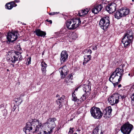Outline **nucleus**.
Returning a JSON list of instances; mask_svg holds the SVG:
<instances>
[{
	"instance_id": "nucleus-17",
	"label": "nucleus",
	"mask_w": 134,
	"mask_h": 134,
	"mask_svg": "<svg viewBox=\"0 0 134 134\" xmlns=\"http://www.w3.org/2000/svg\"><path fill=\"white\" fill-rule=\"evenodd\" d=\"M87 84H85L82 86L83 89L85 92L88 93L91 91V85L90 81H87Z\"/></svg>"
},
{
	"instance_id": "nucleus-33",
	"label": "nucleus",
	"mask_w": 134,
	"mask_h": 134,
	"mask_svg": "<svg viewBox=\"0 0 134 134\" xmlns=\"http://www.w3.org/2000/svg\"><path fill=\"white\" fill-rule=\"evenodd\" d=\"M77 37L76 33H73L72 35V38L73 39H76L77 38Z\"/></svg>"
},
{
	"instance_id": "nucleus-32",
	"label": "nucleus",
	"mask_w": 134,
	"mask_h": 134,
	"mask_svg": "<svg viewBox=\"0 0 134 134\" xmlns=\"http://www.w3.org/2000/svg\"><path fill=\"white\" fill-rule=\"evenodd\" d=\"M74 128L70 127L69 129V131L68 132V134H72L74 132Z\"/></svg>"
},
{
	"instance_id": "nucleus-14",
	"label": "nucleus",
	"mask_w": 134,
	"mask_h": 134,
	"mask_svg": "<svg viewBox=\"0 0 134 134\" xmlns=\"http://www.w3.org/2000/svg\"><path fill=\"white\" fill-rule=\"evenodd\" d=\"M68 55L66 51H62L61 54V57L60 58V60L61 64L63 63L67 60Z\"/></svg>"
},
{
	"instance_id": "nucleus-51",
	"label": "nucleus",
	"mask_w": 134,
	"mask_h": 134,
	"mask_svg": "<svg viewBox=\"0 0 134 134\" xmlns=\"http://www.w3.org/2000/svg\"><path fill=\"white\" fill-rule=\"evenodd\" d=\"M38 134H42V132H40V133H38Z\"/></svg>"
},
{
	"instance_id": "nucleus-50",
	"label": "nucleus",
	"mask_w": 134,
	"mask_h": 134,
	"mask_svg": "<svg viewBox=\"0 0 134 134\" xmlns=\"http://www.w3.org/2000/svg\"><path fill=\"white\" fill-rule=\"evenodd\" d=\"M59 96V94H57L56 96V97H58Z\"/></svg>"
},
{
	"instance_id": "nucleus-35",
	"label": "nucleus",
	"mask_w": 134,
	"mask_h": 134,
	"mask_svg": "<svg viewBox=\"0 0 134 134\" xmlns=\"http://www.w3.org/2000/svg\"><path fill=\"white\" fill-rule=\"evenodd\" d=\"M41 65L42 67H47V65L44 62H41Z\"/></svg>"
},
{
	"instance_id": "nucleus-43",
	"label": "nucleus",
	"mask_w": 134,
	"mask_h": 134,
	"mask_svg": "<svg viewBox=\"0 0 134 134\" xmlns=\"http://www.w3.org/2000/svg\"><path fill=\"white\" fill-rule=\"evenodd\" d=\"M87 52L89 54H90L92 52L91 50L89 49L88 50Z\"/></svg>"
},
{
	"instance_id": "nucleus-39",
	"label": "nucleus",
	"mask_w": 134,
	"mask_h": 134,
	"mask_svg": "<svg viewBox=\"0 0 134 134\" xmlns=\"http://www.w3.org/2000/svg\"><path fill=\"white\" fill-rule=\"evenodd\" d=\"M125 97L124 96H121L120 95V96H119V101L121 100H123V99Z\"/></svg>"
},
{
	"instance_id": "nucleus-7",
	"label": "nucleus",
	"mask_w": 134,
	"mask_h": 134,
	"mask_svg": "<svg viewBox=\"0 0 134 134\" xmlns=\"http://www.w3.org/2000/svg\"><path fill=\"white\" fill-rule=\"evenodd\" d=\"M129 12L130 11L129 9L122 8L116 11L114 13V16L115 18L119 19L122 17L128 15Z\"/></svg>"
},
{
	"instance_id": "nucleus-1",
	"label": "nucleus",
	"mask_w": 134,
	"mask_h": 134,
	"mask_svg": "<svg viewBox=\"0 0 134 134\" xmlns=\"http://www.w3.org/2000/svg\"><path fill=\"white\" fill-rule=\"evenodd\" d=\"M37 123L36 119H32L29 120L26 123V126L23 129V131H25L26 134H30L31 132H37L38 130L36 128L35 126Z\"/></svg>"
},
{
	"instance_id": "nucleus-22",
	"label": "nucleus",
	"mask_w": 134,
	"mask_h": 134,
	"mask_svg": "<svg viewBox=\"0 0 134 134\" xmlns=\"http://www.w3.org/2000/svg\"><path fill=\"white\" fill-rule=\"evenodd\" d=\"M88 94L87 93H86L85 94L82 95V96L79 99L80 101L82 102L85 100L87 98H88Z\"/></svg>"
},
{
	"instance_id": "nucleus-8",
	"label": "nucleus",
	"mask_w": 134,
	"mask_h": 134,
	"mask_svg": "<svg viewBox=\"0 0 134 134\" xmlns=\"http://www.w3.org/2000/svg\"><path fill=\"white\" fill-rule=\"evenodd\" d=\"M133 127V125L127 122L121 127V130L124 134H129Z\"/></svg>"
},
{
	"instance_id": "nucleus-12",
	"label": "nucleus",
	"mask_w": 134,
	"mask_h": 134,
	"mask_svg": "<svg viewBox=\"0 0 134 134\" xmlns=\"http://www.w3.org/2000/svg\"><path fill=\"white\" fill-rule=\"evenodd\" d=\"M116 5L115 3H110L106 8V10L110 13L114 12L116 9Z\"/></svg>"
},
{
	"instance_id": "nucleus-6",
	"label": "nucleus",
	"mask_w": 134,
	"mask_h": 134,
	"mask_svg": "<svg viewBox=\"0 0 134 134\" xmlns=\"http://www.w3.org/2000/svg\"><path fill=\"white\" fill-rule=\"evenodd\" d=\"M90 111L92 116L95 119H100L102 116L103 113L98 107H93L91 109Z\"/></svg>"
},
{
	"instance_id": "nucleus-49",
	"label": "nucleus",
	"mask_w": 134,
	"mask_h": 134,
	"mask_svg": "<svg viewBox=\"0 0 134 134\" xmlns=\"http://www.w3.org/2000/svg\"><path fill=\"white\" fill-rule=\"evenodd\" d=\"M121 86V84L119 85L118 86L119 87H120Z\"/></svg>"
},
{
	"instance_id": "nucleus-19",
	"label": "nucleus",
	"mask_w": 134,
	"mask_h": 134,
	"mask_svg": "<svg viewBox=\"0 0 134 134\" xmlns=\"http://www.w3.org/2000/svg\"><path fill=\"white\" fill-rule=\"evenodd\" d=\"M89 10L88 9H84L82 10L79 12V14L80 16H82L83 15H85L87 14Z\"/></svg>"
},
{
	"instance_id": "nucleus-61",
	"label": "nucleus",
	"mask_w": 134,
	"mask_h": 134,
	"mask_svg": "<svg viewBox=\"0 0 134 134\" xmlns=\"http://www.w3.org/2000/svg\"><path fill=\"white\" fill-rule=\"evenodd\" d=\"M132 1H134V0H132Z\"/></svg>"
},
{
	"instance_id": "nucleus-36",
	"label": "nucleus",
	"mask_w": 134,
	"mask_h": 134,
	"mask_svg": "<svg viewBox=\"0 0 134 134\" xmlns=\"http://www.w3.org/2000/svg\"><path fill=\"white\" fill-rule=\"evenodd\" d=\"M131 99L132 104L134 105V93L132 95L131 97Z\"/></svg>"
},
{
	"instance_id": "nucleus-20",
	"label": "nucleus",
	"mask_w": 134,
	"mask_h": 134,
	"mask_svg": "<svg viewBox=\"0 0 134 134\" xmlns=\"http://www.w3.org/2000/svg\"><path fill=\"white\" fill-rule=\"evenodd\" d=\"M15 4V3L13 2L8 3L5 5V8L8 9H11L14 6V5Z\"/></svg>"
},
{
	"instance_id": "nucleus-53",
	"label": "nucleus",
	"mask_w": 134,
	"mask_h": 134,
	"mask_svg": "<svg viewBox=\"0 0 134 134\" xmlns=\"http://www.w3.org/2000/svg\"><path fill=\"white\" fill-rule=\"evenodd\" d=\"M49 20L48 19H47L46 20V21L47 22H49Z\"/></svg>"
},
{
	"instance_id": "nucleus-25",
	"label": "nucleus",
	"mask_w": 134,
	"mask_h": 134,
	"mask_svg": "<svg viewBox=\"0 0 134 134\" xmlns=\"http://www.w3.org/2000/svg\"><path fill=\"white\" fill-rule=\"evenodd\" d=\"M35 126H36V127H35L38 130V131L39 129H42L43 126V125L41 123H39V121L37 120V123L36 124V125L35 126Z\"/></svg>"
},
{
	"instance_id": "nucleus-3",
	"label": "nucleus",
	"mask_w": 134,
	"mask_h": 134,
	"mask_svg": "<svg viewBox=\"0 0 134 134\" xmlns=\"http://www.w3.org/2000/svg\"><path fill=\"white\" fill-rule=\"evenodd\" d=\"M133 32L131 30H129L124 35L122 39V42L124 44L125 47H127L132 42L133 38Z\"/></svg>"
},
{
	"instance_id": "nucleus-10",
	"label": "nucleus",
	"mask_w": 134,
	"mask_h": 134,
	"mask_svg": "<svg viewBox=\"0 0 134 134\" xmlns=\"http://www.w3.org/2000/svg\"><path fill=\"white\" fill-rule=\"evenodd\" d=\"M119 96H120V94L118 93H115L113 94L108 99L109 102L112 105L117 104L119 101Z\"/></svg>"
},
{
	"instance_id": "nucleus-23",
	"label": "nucleus",
	"mask_w": 134,
	"mask_h": 134,
	"mask_svg": "<svg viewBox=\"0 0 134 134\" xmlns=\"http://www.w3.org/2000/svg\"><path fill=\"white\" fill-rule=\"evenodd\" d=\"M91 56L90 55H85L84 56V61L83 63H87L89 61L91 60Z\"/></svg>"
},
{
	"instance_id": "nucleus-60",
	"label": "nucleus",
	"mask_w": 134,
	"mask_h": 134,
	"mask_svg": "<svg viewBox=\"0 0 134 134\" xmlns=\"http://www.w3.org/2000/svg\"><path fill=\"white\" fill-rule=\"evenodd\" d=\"M3 111H5V110H3Z\"/></svg>"
},
{
	"instance_id": "nucleus-44",
	"label": "nucleus",
	"mask_w": 134,
	"mask_h": 134,
	"mask_svg": "<svg viewBox=\"0 0 134 134\" xmlns=\"http://www.w3.org/2000/svg\"><path fill=\"white\" fill-rule=\"evenodd\" d=\"M20 99L19 98H17L16 99H15V102H18V100H20Z\"/></svg>"
},
{
	"instance_id": "nucleus-55",
	"label": "nucleus",
	"mask_w": 134,
	"mask_h": 134,
	"mask_svg": "<svg viewBox=\"0 0 134 134\" xmlns=\"http://www.w3.org/2000/svg\"><path fill=\"white\" fill-rule=\"evenodd\" d=\"M7 71H9V69H7Z\"/></svg>"
},
{
	"instance_id": "nucleus-28",
	"label": "nucleus",
	"mask_w": 134,
	"mask_h": 134,
	"mask_svg": "<svg viewBox=\"0 0 134 134\" xmlns=\"http://www.w3.org/2000/svg\"><path fill=\"white\" fill-rule=\"evenodd\" d=\"M72 100L75 102H78L79 100V99H78L76 96V95L74 93H73L72 94Z\"/></svg>"
},
{
	"instance_id": "nucleus-4",
	"label": "nucleus",
	"mask_w": 134,
	"mask_h": 134,
	"mask_svg": "<svg viewBox=\"0 0 134 134\" xmlns=\"http://www.w3.org/2000/svg\"><path fill=\"white\" fill-rule=\"evenodd\" d=\"M124 72V70L119 68H116L110 76V80H111L112 78V80L113 79H115V80H118V81H120L122 80Z\"/></svg>"
},
{
	"instance_id": "nucleus-27",
	"label": "nucleus",
	"mask_w": 134,
	"mask_h": 134,
	"mask_svg": "<svg viewBox=\"0 0 134 134\" xmlns=\"http://www.w3.org/2000/svg\"><path fill=\"white\" fill-rule=\"evenodd\" d=\"M15 56L16 57V59H17V60L20 61L22 59V56L21 55V53L19 52L15 53Z\"/></svg>"
},
{
	"instance_id": "nucleus-16",
	"label": "nucleus",
	"mask_w": 134,
	"mask_h": 134,
	"mask_svg": "<svg viewBox=\"0 0 134 134\" xmlns=\"http://www.w3.org/2000/svg\"><path fill=\"white\" fill-rule=\"evenodd\" d=\"M16 58L15 53V54L11 53L7 56V59L9 62L14 63L17 60V59H16Z\"/></svg>"
},
{
	"instance_id": "nucleus-13",
	"label": "nucleus",
	"mask_w": 134,
	"mask_h": 134,
	"mask_svg": "<svg viewBox=\"0 0 134 134\" xmlns=\"http://www.w3.org/2000/svg\"><path fill=\"white\" fill-rule=\"evenodd\" d=\"M112 111L111 107L109 106L106 108L103 111V114H104V117L109 118L111 115V112Z\"/></svg>"
},
{
	"instance_id": "nucleus-11",
	"label": "nucleus",
	"mask_w": 134,
	"mask_h": 134,
	"mask_svg": "<svg viewBox=\"0 0 134 134\" xmlns=\"http://www.w3.org/2000/svg\"><path fill=\"white\" fill-rule=\"evenodd\" d=\"M19 34L17 31L11 32H8L7 37L9 42H13L15 41L18 37Z\"/></svg>"
},
{
	"instance_id": "nucleus-47",
	"label": "nucleus",
	"mask_w": 134,
	"mask_h": 134,
	"mask_svg": "<svg viewBox=\"0 0 134 134\" xmlns=\"http://www.w3.org/2000/svg\"><path fill=\"white\" fill-rule=\"evenodd\" d=\"M4 106V105L3 104H1V105H0V109L2 107H3Z\"/></svg>"
},
{
	"instance_id": "nucleus-46",
	"label": "nucleus",
	"mask_w": 134,
	"mask_h": 134,
	"mask_svg": "<svg viewBox=\"0 0 134 134\" xmlns=\"http://www.w3.org/2000/svg\"><path fill=\"white\" fill-rule=\"evenodd\" d=\"M79 88V87H77V88H76L75 89V91H74V93H74V92H75V91H77V90H78V89Z\"/></svg>"
},
{
	"instance_id": "nucleus-59",
	"label": "nucleus",
	"mask_w": 134,
	"mask_h": 134,
	"mask_svg": "<svg viewBox=\"0 0 134 134\" xmlns=\"http://www.w3.org/2000/svg\"><path fill=\"white\" fill-rule=\"evenodd\" d=\"M74 134H77V133H74Z\"/></svg>"
},
{
	"instance_id": "nucleus-15",
	"label": "nucleus",
	"mask_w": 134,
	"mask_h": 134,
	"mask_svg": "<svg viewBox=\"0 0 134 134\" xmlns=\"http://www.w3.org/2000/svg\"><path fill=\"white\" fill-rule=\"evenodd\" d=\"M62 78H64L67 74V69L66 66H63L59 69Z\"/></svg>"
},
{
	"instance_id": "nucleus-62",
	"label": "nucleus",
	"mask_w": 134,
	"mask_h": 134,
	"mask_svg": "<svg viewBox=\"0 0 134 134\" xmlns=\"http://www.w3.org/2000/svg\"><path fill=\"white\" fill-rule=\"evenodd\" d=\"M13 66H14V65H13Z\"/></svg>"
},
{
	"instance_id": "nucleus-52",
	"label": "nucleus",
	"mask_w": 134,
	"mask_h": 134,
	"mask_svg": "<svg viewBox=\"0 0 134 134\" xmlns=\"http://www.w3.org/2000/svg\"><path fill=\"white\" fill-rule=\"evenodd\" d=\"M19 1H15V2H16V3H18V2Z\"/></svg>"
},
{
	"instance_id": "nucleus-34",
	"label": "nucleus",
	"mask_w": 134,
	"mask_h": 134,
	"mask_svg": "<svg viewBox=\"0 0 134 134\" xmlns=\"http://www.w3.org/2000/svg\"><path fill=\"white\" fill-rule=\"evenodd\" d=\"M65 99V96L64 95L62 96L58 99L60 100V101L62 103L63 102V100H64Z\"/></svg>"
},
{
	"instance_id": "nucleus-48",
	"label": "nucleus",
	"mask_w": 134,
	"mask_h": 134,
	"mask_svg": "<svg viewBox=\"0 0 134 134\" xmlns=\"http://www.w3.org/2000/svg\"><path fill=\"white\" fill-rule=\"evenodd\" d=\"M48 22H49L50 24H52V21L51 20H49Z\"/></svg>"
},
{
	"instance_id": "nucleus-37",
	"label": "nucleus",
	"mask_w": 134,
	"mask_h": 134,
	"mask_svg": "<svg viewBox=\"0 0 134 134\" xmlns=\"http://www.w3.org/2000/svg\"><path fill=\"white\" fill-rule=\"evenodd\" d=\"M31 57H29L27 60V64L29 65L31 64Z\"/></svg>"
},
{
	"instance_id": "nucleus-41",
	"label": "nucleus",
	"mask_w": 134,
	"mask_h": 134,
	"mask_svg": "<svg viewBox=\"0 0 134 134\" xmlns=\"http://www.w3.org/2000/svg\"><path fill=\"white\" fill-rule=\"evenodd\" d=\"M92 49L94 50H96L97 49V47L96 46H92Z\"/></svg>"
},
{
	"instance_id": "nucleus-29",
	"label": "nucleus",
	"mask_w": 134,
	"mask_h": 134,
	"mask_svg": "<svg viewBox=\"0 0 134 134\" xmlns=\"http://www.w3.org/2000/svg\"><path fill=\"white\" fill-rule=\"evenodd\" d=\"M97 9L96 8L95 6L94 8L92 9V12L95 14H97L99 12L98 10H97Z\"/></svg>"
},
{
	"instance_id": "nucleus-5",
	"label": "nucleus",
	"mask_w": 134,
	"mask_h": 134,
	"mask_svg": "<svg viewBox=\"0 0 134 134\" xmlns=\"http://www.w3.org/2000/svg\"><path fill=\"white\" fill-rule=\"evenodd\" d=\"M110 24L109 18L108 16L102 18L100 20L99 25L103 30H105Z\"/></svg>"
},
{
	"instance_id": "nucleus-58",
	"label": "nucleus",
	"mask_w": 134,
	"mask_h": 134,
	"mask_svg": "<svg viewBox=\"0 0 134 134\" xmlns=\"http://www.w3.org/2000/svg\"><path fill=\"white\" fill-rule=\"evenodd\" d=\"M130 74H129L128 75H129V76H130Z\"/></svg>"
},
{
	"instance_id": "nucleus-18",
	"label": "nucleus",
	"mask_w": 134,
	"mask_h": 134,
	"mask_svg": "<svg viewBox=\"0 0 134 134\" xmlns=\"http://www.w3.org/2000/svg\"><path fill=\"white\" fill-rule=\"evenodd\" d=\"M36 35L38 36L44 37L46 34V32L41 30L39 29H36L34 31Z\"/></svg>"
},
{
	"instance_id": "nucleus-45",
	"label": "nucleus",
	"mask_w": 134,
	"mask_h": 134,
	"mask_svg": "<svg viewBox=\"0 0 134 134\" xmlns=\"http://www.w3.org/2000/svg\"><path fill=\"white\" fill-rule=\"evenodd\" d=\"M16 108V107H15V105H14L13 108V111H14V110Z\"/></svg>"
},
{
	"instance_id": "nucleus-21",
	"label": "nucleus",
	"mask_w": 134,
	"mask_h": 134,
	"mask_svg": "<svg viewBox=\"0 0 134 134\" xmlns=\"http://www.w3.org/2000/svg\"><path fill=\"white\" fill-rule=\"evenodd\" d=\"M102 132L98 129V127H96L93 130V134H102Z\"/></svg>"
},
{
	"instance_id": "nucleus-56",
	"label": "nucleus",
	"mask_w": 134,
	"mask_h": 134,
	"mask_svg": "<svg viewBox=\"0 0 134 134\" xmlns=\"http://www.w3.org/2000/svg\"><path fill=\"white\" fill-rule=\"evenodd\" d=\"M77 131H80V130H77Z\"/></svg>"
},
{
	"instance_id": "nucleus-31",
	"label": "nucleus",
	"mask_w": 134,
	"mask_h": 134,
	"mask_svg": "<svg viewBox=\"0 0 134 134\" xmlns=\"http://www.w3.org/2000/svg\"><path fill=\"white\" fill-rule=\"evenodd\" d=\"M47 67H42L41 70L42 71L43 74L44 75H46V68Z\"/></svg>"
},
{
	"instance_id": "nucleus-57",
	"label": "nucleus",
	"mask_w": 134,
	"mask_h": 134,
	"mask_svg": "<svg viewBox=\"0 0 134 134\" xmlns=\"http://www.w3.org/2000/svg\"><path fill=\"white\" fill-rule=\"evenodd\" d=\"M63 30H65V31L66 30V29H64Z\"/></svg>"
},
{
	"instance_id": "nucleus-24",
	"label": "nucleus",
	"mask_w": 134,
	"mask_h": 134,
	"mask_svg": "<svg viewBox=\"0 0 134 134\" xmlns=\"http://www.w3.org/2000/svg\"><path fill=\"white\" fill-rule=\"evenodd\" d=\"M72 75L68 76L65 79L64 82L66 83H72Z\"/></svg>"
},
{
	"instance_id": "nucleus-42",
	"label": "nucleus",
	"mask_w": 134,
	"mask_h": 134,
	"mask_svg": "<svg viewBox=\"0 0 134 134\" xmlns=\"http://www.w3.org/2000/svg\"><path fill=\"white\" fill-rule=\"evenodd\" d=\"M42 134H48V133L49 134V132H47L45 131H42Z\"/></svg>"
},
{
	"instance_id": "nucleus-38",
	"label": "nucleus",
	"mask_w": 134,
	"mask_h": 134,
	"mask_svg": "<svg viewBox=\"0 0 134 134\" xmlns=\"http://www.w3.org/2000/svg\"><path fill=\"white\" fill-rule=\"evenodd\" d=\"M59 13L58 12H52L49 13L50 15H54L55 14H58Z\"/></svg>"
},
{
	"instance_id": "nucleus-26",
	"label": "nucleus",
	"mask_w": 134,
	"mask_h": 134,
	"mask_svg": "<svg viewBox=\"0 0 134 134\" xmlns=\"http://www.w3.org/2000/svg\"><path fill=\"white\" fill-rule=\"evenodd\" d=\"M112 78L111 79V80H110V78H109V80L110 81L112 82L113 84L114 85V87H115L117 85L119 84V81H118V80H115V79H113V80H112Z\"/></svg>"
},
{
	"instance_id": "nucleus-30",
	"label": "nucleus",
	"mask_w": 134,
	"mask_h": 134,
	"mask_svg": "<svg viewBox=\"0 0 134 134\" xmlns=\"http://www.w3.org/2000/svg\"><path fill=\"white\" fill-rule=\"evenodd\" d=\"M97 10H98V12H100L103 8V7L101 4L98 5H97L95 6Z\"/></svg>"
},
{
	"instance_id": "nucleus-54",
	"label": "nucleus",
	"mask_w": 134,
	"mask_h": 134,
	"mask_svg": "<svg viewBox=\"0 0 134 134\" xmlns=\"http://www.w3.org/2000/svg\"><path fill=\"white\" fill-rule=\"evenodd\" d=\"M86 64L85 63H83V65H85V64Z\"/></svg>"
},
{
	"instance_id": "nucleus-2",
	"label": "nucleus",
	"mask_w": 134,
	"mask_h": 134,
	"mask_svg": "<svg viewBox=\"0 0 134 134\" xmlns=\"http://www.w3.org/2000/svg\"><path fill=\"white\" fill-rule=\"evenodd\" d=\"M81 23L80 18L70 19L66 22L67 28L69 30L74 29L77 27Z\"/></svg>"
},
{
	"instance_id": "nucleus-40",
	"label": "nucleus",
	"mask_w": 134,
	"mask_h": 134,
	"mask_svg": "<svg viewBox=\"0 0 134 134\" xmlns=\"http://www.w3.org/2000/svg\"><path fill=\"white\" fill-rule=\"evenodd\" d=\"M56 102L57 104L59 105V106L62 103L60 101V100L59 99H57L56 101Z\"/></svg>"
},
{
	"instance_id": "nucleus-9",
	"label": "nucleus",
	"mask_w": 134,
	"mask_h": 134,
	"mask_svg": "<svg viewBox=\"0 0 134 134\" xmlns=\"http://www.w3.org/2000/svg\"><path fill=\"white\" fill-rule=\"evenodd\" d=\"M56 120L55 118H50L48 119L46 123L47 125V127L49 128V133L52 132V131L56 126L55 121Z\"/></svg>"
}]
</instances>
